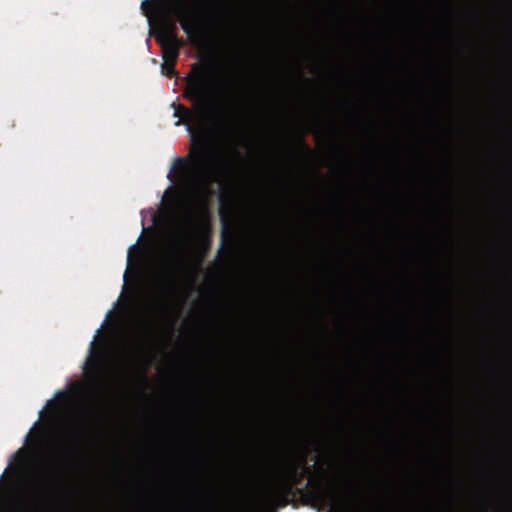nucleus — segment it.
Instances as JSON below:
<instances>
[{
    "instance_id": "nucleus-1",
    "label": "nucleus",
    "mask_w": 512,
    "mask_h": 512,
    "mask_svg": "<svg viewBox=\"0 0 512 512\" xmlns=\"http://www.w3.org/2000/svg\"><path fill=\"white\" fill-rule=\"evenodd\" d=\"M185 82L182 96L192 103L193 109L173 103L174 117L179 118L176 125L182 121L189 123L191 140L197 148H193L187 156L189 165L184 158L176 157L170 172L174 171L176 178L193 191L210 193V185L226 179L231 174L232 165L224 155L210 149L202 132L208 121L225 122L220 104L235 89L231 85H224L207 62L193 63ZM168 178L172 180L171 173Z\"/></svg>"
},
{
    "instance_id": "nucleus-2",
    "label": "nucleus",
    "mask_w": 512,
    "mask_h": 512,
    "mask_svg": "<svg viewBox=\"0 0 512 512\" xmlns=\"http://www.w3.org/2000/svg\"><path fill=\"white\" fill-rule=\"evenodd\" d=\"M308 450H298L291 455L280 467L275 479L261 492L254 506L246 512H271L278 507H285L295 490L303 489L297 485L304 477H312L313 466H307Z\"/></svg>"
},
{
    "instance_id": "nucleus-3",
    "label": "nucleus",
    "mask_w": 512,
    "mask_h": 512,
    "mask_svg": "<svg viewBox=\"0 0 512 512\" xmlns=\"http://www.w3.org/2000/svg\"><path fill=\"white\" fill-rule=\"evenodd\" d=\"M208 221V208L203 199L183 218L181 242L168 254L164 263L165 289L167 291L174 290L178 276L186 269L187 253L197 237L207 228Z\"/></svg>"
},
{
    "instance_id": "nucleus-4",
    "label": "nucleus",
    "mask_w": 512,
    "mask_h": 512,
    "mask_svg": "<svg viewBox=\"0 0 512 512\" xmlns=\"http://www.w3.org/2000/svg\"><path fill=\"white\" fill-rule=\"evenodd\" d=\"M169 11L176 17L191 43L201 44L207 39V24L195 0H174Z\"/></svg>"
},
{
    "instance_id": "nucleus-5",
    "label": "nucleus",
    "mask_w": 512,
    "mask_h": 512,
    "mask_svg": "<svg viewBox=\"0 0 512 512\" xmlns=\"http://www.w3.org/2000/svg\"><path fill=\"white\" fill-rule=\"evenodd\" d=\"M156 41L162 49L164 67H170L171 73H175V64L184 42L176 34V24L174 21L164 20L161 30L156 36Z\"/></svg>"
},
{
    "instance_id": "nucleus-6",
    "label": "nucleus",
    "mask_w": 512,
    "mask_h": 512,
    "mask_svg": "<svg viewBox=\"0 0 512 512\" xmlns=\"http://www.w3.org/2000/svg\"><path fill=\"white\" fill-rule=\"evenodd\" d=\"M306 487L309 488L310 493L313 495L315 499L320 502H324L328 500L330 502L331 509H334L335 512H338V493L334 487L329 486L327 488H323L322 482L320 480H312L309 479Z\"/></svg>"
},
{
    "instance_id": "nucleus-7",
    "label": "nucleus",
    "mask_w": 512,
    "mask_h": 512,
    "mask_svg": "<svg viewBox=\"0 0 512 512\" xmlns=\"http://www.w3.org/2000/svg\"><path fill=\"white\" fill-rule=\"evenodd\" d=\"M168 307V298L165 294L163 297H161L157 302V309L161 311H166Z\"/></svg>"
},
{
    "instance_id": "nucleus-8",
    "label": "nucleus",
    "mask_w": 512,
    "mask_h": 512,
    "mask_svg": "<svg viewBox=\"0 0 512 512\" xmlns=\"http://www.w3.org/2000/svg\"><path fill=\"white\" fill-rule=\"evenodd\" d=\"M298 144L306 153H308V154L312 153V150L310 149V147L305 143V141L302 138H299Z\"/></svg>"
},
{
    "instance_id": "nucleus-9",
    "label": "nucleus",
    "mask_w": 512,
    "mask_h": 512,
    "mask_svg": "<svg viewBox=\"0 0 512 512\" xmlns=\"http://www.w3.org/2000/svg\"><path fill=\"white\" fill-rule=\"evenodd\" d=\"M162 69L164 71V73L168 76V77H173L174 75L177 74V72L175 71V73H171V69L170 67H164V64L162 65Z\"/></svg>"
},
{
    "instance_id": "nucleus-10",
    "label": "nucleus",
    "mask_w": 512,
    "mask_h": 512,
    "mask_svg": "<svg viewBox=\"0 0 512 512\" xmlns=\"http://www.w3.org/2000/svg\"><path fill=\"white\" fill-rule=\"evenodd\" d=\"M145 328H146L147 333H148V334H151V331H152V324H151L150 322H147V323H146Z\"/></svg>"
},
{
    "instance_id": "nucleus-11",
    "label": "nucleus",
    "mask_w": 512,
    "mask_h": 512,
    "mask_svg": "<svg viewBox=\"0 0 512 512\" xmlns=\"http://www.w3.org/2000/svg\"><path fill=\"white\" fill-rule=\"evenodd\" d=\"M147 3V0L142 2V6H144Z\"/></svg>"
}]
</instances>
